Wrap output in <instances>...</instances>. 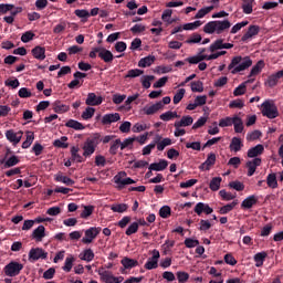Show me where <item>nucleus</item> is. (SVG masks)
<instances>
[{
  "instance_id": "obj_1",
  "label": "nucleus",
  "mask_w": 283,
  "mask_h": 283,
  "mask_svg": "<svg viewBox=\"0 0 283 283\" xmlns=\"http://www.w3.org/2000/svg\"><path fill=\"white\" fill-rule=\"evenodd\" d=\"M253 65V60L250 56L237 55L232 57L230 64L228 65V70L231 74H240V72H244V70H249Z\"/></svg>"
},
{
  "instance_id": "obj_2",
  "label": "nucleus",
  "mask_w": 283,
  "mask_h": 283,
  "mask_svg": "<svg viewBox=\"0 0 283 283\" xmlns=\"http://www.w3.org/2000/svg\"><path fill=\"white\" fill-rule=\"evenodd\" d=\"M231 28V21L229 20H216L205 24L203 32L206 34H222Z\"/></svg>"
},
{
  "instance_id": "obj_3",
  "label": "nucleus",
  "mask_w": 283,
  "mask_h": 283,
  "mask_svg": "<svg viewBox=\"0 0 283 283\" xmlns=\"http://www.w3.org/2000/svg\"><path fill=\"white\" fill-rule=\"evenodd\" d=\"M98 145H101V133H95L83 144L82 149L84 158H91L94 151H96V147H98Z\"/></svg>"
},
{
  "instance_id": "obj_4",
  "label": "nucleus",
  "mask_w": 283,
  "mask_h": 283,
  "mask_svg": "<svg viewBox=\"0 0 283 283\" xmlns=\"http://www.w3.org/2000/svg\"><path fill=\"white\" fill-rule=\"evenodd\" d=\"M261 113L263 116L271 119L277 118V116H280V112L277 111V106L275 105V102L271 99H266L261 105Z\"/></svg>"
},
{
  "instance_id": "obj_5",
  "label": "nucleus",
  "mask_w": 283,
  "mask_h": 283,
  "mask_svg": "<svg viewBox=\"0 0 283 283\" xmlns=\"http://www.w3.org/2000/svg\"><path fill=\"white\" fill-rule=\"evenodd\" d=\"M97 274L99 275V280L104 283H123L125 280L123 276H115L112 271H108L103 266L98 268Z\"/></svg>"
},
{
  "instance_id": "obj_6",
  "label": "nucleus",
  "mask_w": 283,
  "mask_h": 283,
  "mask_svg": "<svg viewBox=\"0 0 283 283\" xmlns=\"http://www.w3.org/2000/svg\"><path fill=\"white\" fill-rule=\"evenodd\" d=\"M21 271H23V264L15 261H11L3 269V272L8 277H17Z\"/></svg>"
},
{
  "instance_id": "obj_7",
  "label": "nucleus",
  "mask_w": 283,
  "mask_h": 283,
  "mask_svg": "<svg viewBox=\"0 0 283 283\" xmlns=\"http://www.w3.org/2000/svg\"><path fill=\"white\" fill-rule=\"evenodd\" d=\"M114 182L117 185L118 189H123L126 187V185H135L136 181L129 177H127V172L125 171H119L115 177H114Z\"/></svg>"
},
{
  "instance_id": "obj_8",
  "label": "nucleus",
  "mask_w": 283,
  "mask_h": 283,
  "mask_svg": "<svg viewBox=\"0 0 283 283\" xmlns=\"http://www.w3.org/2000/svg\"><path fill=\"white\" fill-rule=\"evenodd\" d=\"M98 233H101V228L92 227L87 230H85V235L82 239L83 244H92L94 240L98 237Z\"/></svg>"
},
{
  "instance_id": "obj_9",
  "label": "nucleus",
  "mask_w": 283,
  "mask_h": 283,
  "mask_svg": "<svg viewBox=\"0 0 283 283\" xmlns=\"http://www.w3.org/2000/svg\"><path fill=\"white\" fill-rule=\"evenodd\" d=\"M150 254L153 255V258H149L144 265V269H146L147 271H153V269H158V261L160 260V251L153 250Z\"/></svg>"
},
{
  "instance_id": "obj_10",
  "label": "nucleus",
  "mask_w": 283,
  "mask_h": 283,
  "mask_svg": "<svg viewBox=\"0 0 283 283\" xmlns=\"http://www.w3.org/2000/svg\"><path fill=\"white\" fill-rule=\"evenodd\" d=\"M48 259V252L43 250L42 248H33L29 252V260L31 262H36L38 260H46Z\"/></svg>"
},
{
  "instance_id": "obj_11",
  "label": "nucleus",
  "mask_w": 283,
  "mask_h": 283,
  "mask_svg": "<svg viewBox=\"0 0 283 283\" xmlns=\"http://www.w3.org/2000/svg\"><path fill=\"white\" fill-rule=\"evenodd\" d=\"M165 105H163V102H157L151 105H146L143 109L142 113L145 114V116H154V114H158L160 109H164Z\"/></svg>"
},
{
  "instance_id": "obj_12",
  "label": "nucleus",
  "mask_w": 283,
  "mask_h": 283,
  "mask_svg": "<svg viewBox=\"0 0 283 283\" xmlns=\"http://www.w3.org/2000/svg\"><path fill=\"white\" fill-rule=\"evenodd\" d=\"M6 138L9 140V143H12V145L17 146L23 138V132H14V129H9L6 132Z\"/></svg>"
},
{
  "instance_id": "obj_13",
  "label": "nucleus",
  "mask_w": 283,
  "mask_h": 283,
  "mask_svg": "<svg viewBox=\"0 0 283 283\" xmlns=\"http://www.w3.org/2000/svg\"><path fill=\"white\" fill-rule=\"evenodd\" d=\"M233 48V43H224L223 39L216 40L210 46V52H216L218 50H231Z\"/></svg>"
},
{
  "instance_id": "obj_14",
  "label": "nucleus",
  "mask_w": 283,
  "mask_h": 283,
  "mask_svg": "<svg viewBox=\"0 0 283 283\" xmlns=\"http://www.w3.org/2000/svg\"><path fill=\"white\" fill-rule=\"evenodd\" d=\"M213 165H216V155L214 153H210L208 154L206 161L200 165L199 169H201V171H209Z\"/></svg>"
},
{
  "instance_id": "obj_15",
  "label": "nucleus",
  "mask_w": 283,
  "mask_h": 283,
  "mask_svg": "<svg viewBox=\"0 0 283 283\" xmlns=\"http://www.w3.org/2000/svg\"><path fill=\"white\" fill-rule=\"evenodd\" d=\"M260 34V27L258 25H250L248 31L241 38V41L247 42L251 41L252 36H258Z\"/></svg>"
},
{
  "instance_id": "obj_16",
  "label": "nucleus",
  "mask_w": 283,
  "mask_h": 283,
  "mask_svg": "<svg viewBox=\"0 0 283 283\" xmlns=\"http://www.w3.org/2000/svg\"><path fill=\"white\" fill-rule=\"evenodd\" d=\"M260 165H262V159L255 157L254 159L250 160L247 163V167H248V176L251 177L253 176V174H255V170L258 169V167H260Z\"/></svg>"
},
{
  "instance_id": "obj_17",
  "label": "nucleus",
  "mask_w": 283,
  "mask_h": 283,
  "mask_svg": "<svg viewBox=\"0 0 283 283\" xmlns=\"http://www.w3.org/2000/svg\"><path fill=\"white\" fill-rule=\"evenodd\" d=\"M103 103V97L102 96H96V93H88L87 98L85 101V104L94 107L97 105H101Z\"/></svg>"
},
{
  "instance_id": "obj_18",
  "label": "nucleus",
  "mask_w": 283,
  "mask_h": 283,
  "mask_svg": "<svg viewBox=\"0 0 283 283\" xmlns=\"http://www.w3.org/2000/svg\"><path fill=\"white\" fill-rule=\"evenodd\" d=\"M120 120V114L111 113L102 117V125H112V123H118Z\"/></svg>"
},
{
  "instance_id": "obj_19",
  "label": "nucleus",
  "mask_w": 283,
  "mask_h": 283,
  "mask_svg": "<svg viewBox=\"0 0 283 283\" xmlns=\"http://www.w3.org/2000/svg\"><path fill=\"white\" fill-rule=\"evenodd\" d=\"M258 205V196L252 195L241 202V209H253Z\"/></svg>"
},
{
  "instance_id": "obj_20",
  "label": "nucleus",
  "mask_w": 283,
  "mask_h": 283,
  "mask_svg": "<svg viewBox=\"0 0 283 283\" xmlns=\"http://www.w3.org/2000/svg\"><path fill=\"white\" fill-rule=\"evenodd\" d=\"M264 154V146L259 144L248 150V158H258V156H262Z\"/></svg>"
},
{
  "instance_id": "obj_21",
  "label": "nucleus",
  "mask_w": 283,
  "mask_h": 283,
  "mask_svg": "<svg viewBox=\"0 0 283 283\" xmlns=\"http://www.w3.org/2000/svg\"><path fill=\"white\" fill-rule=\"evenodd\" d=\"M31 237L36 242H43V238H45V227L39 226L35 230H33Z\"/></svg>"
},
{
  "instance_id": "obj_22",
  "label": "nucleus",
  "mask_w": 283,
  "mask_h": 283,
  "mask_svg": "<svg viewBox=\"0 0 283 283\" xmlns=\"http://www.w3.org/2000/svg\"><path fill=\"white\" fill-rule=\"evenodd\" d=\"M98 57L102 59L104 63H112L114 61V54L112 53V51L103 48H101Z\"/></svg>"
},
{
  "instance_id": "obj_23",
  "label": "nucleus",
  "mask_w": 283,
  "mask_h": 283,
  "mask_svg": "<svg viewBox=\"0 0 283 283\" xmlns=\"http://www.w3.org/2000/svg\"><path fill=\"white\" fill-rule=\"evenodd\" d=\"M169 166V163L165 159H161L159 163L150 164V171H165V168Z\"/></svg>"
},
{
  "instance_id": "obj_24",
  "label": "nucleus",
  "mask_w": 283,
  "mask_h": 283,
  "mask_svg": "<svg viewBox=\"0 0 283 283\" xmlns=\"http://www.w3.org/2000/svg\"><path fill=\"white\" fill-rule=\"evenodd\" d=\"M32 55L38 61H45V48L43 46H35L32 49Z\"/></svg>"
},
{
  "instance_id": "obj_25",
  "label": "nucleus",
  "mask_w": 283,
  "mask_h": 283,
  "mask_svg": "<svg viewBox=\"0 0 283 283\" xmlns=\"http://www.w3.org/2000/svg\"><path fill=\"white\" fill-rule=\"evenodd\" d=\"M189 125H193V117L191 116H182L180 120L175 122V127H189Z\"/></svg>"
},
{
  "instance_id": "obj_26",
  "label": "nucleus",
  "mask_w": 283,
  "mask_h": 283,
  "mask_svg": "<svg viewBox=\"0 0 283 283\" xmlns=\"http://www.w3.org/2000/svg\"><path fill=\"white\" fill-rule=\"evenodd\" d=\"M159 140H163V137L160 135H156L154 143L143 148V156H149V154H151V149H156V143H158Z\"/></svg>"
},
{
  "instance_id": "obj_27",
  "label": "nucleus",
  "mask_w": 283,
  "mask_h": 283,
  "mask_svg": "<svg viewBox=\"0 0 283 283\" xmlns=\"http://www.w3.org/2000/svg\"><path fill=\"white\" fill-rule=\"evenodd\" d=\"M94 256L95 254L92 249H85L78 255L80 260H83L84 262H92V260H94Z\"/></svg>"
},
{
  "instance_id": "obj_28",
  "label": "nucleus",
  "mask_w": 283,
  "mask_h": 283,
  "mask_svg": "<svg viewBox=\"0 0 283 283\" xmlns=\"http://www.w3.org/2000/svg\"><path fill=\"white\" fill-rule=\"evenodd\" d=\"M242 147H244V145L242 144V139H240L238 137H233L231 139L230 151H234L237 154V151H240L242 149Z\"/></svg>"
},
{
  "instance_id": "obj_29",
  "label": "nucleus",
  "mask_w": 283,
  "mask_h": 283,
  "mask_svg": "<svg viewBox=\"0 0 283 283\" xmlns=\"http://www.w3.org/2000/svg\"><path fill=\"white\" fill-rule=\"evenodd\" d=\"M268 253L265 251L263 252H259L254 255V262H255V266L258 269H260V266H263L264 265V260H266L268 258Z\"/></svg>"
},
{
  "instance_id": "obj_30",
  "label": "nucleus",
  "mask_w": 283,
  "mask_h": 283,
  "mask_svg": "<svg viewBox=\"0 0 283 283\" xmlns=\"http://www.w3.org/2000/svg\"><path fill=\"white\" fill-rule=\"evenodd\" d=\"M156 61V56L148 55L138 62V67H150V65H154V62Z\"/></svg>"
},
{
  "instance_id": "obj_31",
  "label": "nucleus",
  "mask_w": 283,
  "mask_h": 283,
  "mask_svg": "<svg viewBox=\"0 0 283 283\" xmlns=\"http://www.w3.org/2000/svg\"><path fill=\"white\" fill-rule=\"evenodd\" d=\"M232 125L234 126L235 134H242V132H244V123L240 116L234 115V122Z\"/></svg>"
},
{
  "instance_id": "obj_32",
  "label": "nucleus",
  "mask_w": 283,
  "mask_h": 283,
  "mask_svg": "<svg viewBox=\"0 0 283 283\" xmlns=\"http://www.w3.org/2000/svg\"><path fill=\"white\" fill-rule=\"evenodd\" d=\"M53 109L56 114H65V112H70V106L56 101L53 104Z\"/></svg>"
},
{
  "instance_id": "obj_33",
  "label": "nucleus",
  "mask_w": 283,
  "mask_h": 283,
  "mask_svg": "<svg viewBox=\"0 0 283 283\" xmlns=\"http://www.w3.org/2000/svg\"><path fill=\"white\" fill-rule=\"evenodd\" d=\"M214 6H210V7H203L201 8L195 15V19H205V17L207 14H209L210 12H213L214 10Z\"/></svg>"
},
{
  "instance_id": "obj_34",
  "label": "nucleus",
  "mask_w": 283,
  "mask_h": 283,
  "mask_svg": "<svg viewBox=\"0 0 283 283\" xmlns=\"http://www.w3.org/2000/svg\"><path fill=\"white\" fill-rule=\"evenodd\" d=\"M207 55L205 54H198L190 57H187V63H190V65H198V63H202V61H206Z\"/></svg>"
},
{
  "instance_id": "obj_35",
  "label": "nucleus",
  "mask_w": 283,
  "mask_h": 283,
  "mask_svg": "<svg viewBox=\"0 0 283 283\" xmlns=\"http://www.w3.org/2000/svg\"><path fill=\"white\" fill-rule=\"evenodd\" d=\"M120 264L124 269H134L138 266V261L126 256L120 261Z\"/></svg>"
},
{
  "instance_id": "obj_36",
  "label": "nucleus",
  "mask_w": 283,
  "mask_h": 283,
  "mask_svg": "<svg viewBox=\"0 0 283 283\" xmlns=\"http://www.w3.org/2000/svg\"><path fill=\"white\" fill-rule=\"evenodd\" d=\"M65 127H70L71 129H75L76 132H81V130L85 129V126L75 119H70L65 124Z\"/></svg>"
},
{
  "instance_id": "obj_37",
  "label": "nucleus",
  "mask_w": 283,
  "mask_h": 283,
  "mask_svg": "<svg viewBox=\"0 0 283 283\" xmlns=\"http://www.w3.org/2000/svg\"><path fill=\"white\" fill-rule=\"evenodd\" d=\"M160 120L169 122L174 120V118H180L177 112L168 111L159 116Z\"/></svg>"
},
{
  "instance_id": "obj_38",
  "label": "nucleus",
  "mask_w": 283,
  "mask_h": 283,
  "mask_svg": "<svg viewBox=\"0 0 283 283\" xmlns=\"http://www.w3.org/2000/svg\"><path fill=\"white\" fill-rule=\"evenodd\" d=\"M19 163H21L19 157L17 155H12L4 161V168L10 169V167H15V165H19Z\"/></svg>"
},
{
  "instance_id": "obj_39",
  "label": "nucleus",
  "mask_w": 283,
  "mask_h": 283,
  "mask_svg": "<svg viewBox=\"0 0 283 283\" xmlns=\"http://www.w3.org/2000/svg\"><path fill=\"white\" fill-rule=\"evenodd\" d=\"M264 62L260 60L250 71V76H258L262 70H264Z\"/></svg>"
},
{
  "instance_id": "obj_40",
  "label": "nucleus",
  "mask_w": 283,
  "mask_h": 283,
  "mask_svg": "<svg viewBox=\"0 0 283 283\" xmlns=\"http://www.w3.org/2000/svg\"><path fill=\"white\" fill-rule=\"evenodd\" d=\"M255 0H243L242 10L244 14H251L253 12V3Z\"/></svg>"
},
{
  "instance_id": "obj_41",
  "label": "nucleus",
  "mask_w": 283,
  "mask_h": 283,
  "mask_svg": "<svg viewBox=\"0 0 283 283\" xmlns=\"http://www.w3.org/2000/svg\"><path fill=\"white\" fill-rule=\"evenodd\" d=\"M237 205H238V201H232L231 203H228V205L221 207L219 209V213L221 216H224V214L229 213L230 211H233V209H235Z\"/></svg>"
},
{
  "instance_id": "obj_42",
  "label": "nucleus",
  "mask_w": 283,
  "mask_h": 283,
  "mask_svg": "<svg viewBox=\"0 0 283 283\" xmlns=\"http://www.w3.org/2000/svg\"><path fill=\"white\" fill-rule=\"evenodd\" d=\"M266 184L271 189H277V176L275 174L268 175Z\"/></svg>"
},
{
  "instance_id": "obj_43",
  "label": "nucleus",
  "mask_w": 283,
  "mask_h": 283,
  "mask_svg": "<svg viewBox=\"0 0 283 283\" xmlns=\"http://www.w3.org/2000/svg\"><path fill=\"white\" fill-rule=\"evenodd\" d=\"M53 146L61 149H67V147H70V145L67 144V137L62 136L60 139H55L53 142Z\"/></svg>"
},
{
  "instance_id": "obj_44",
  "label": "nucleus",
  "mask_w": 283,
  "mask_h": 283,
  "mask_svg": "<svg viewBox=\"0 0 283 283\" xmlns=\"http://www.w3.org/2000/svg\"><path fill=\"white\" fill-rule=\"evenodd\" d=\"M111 209L114 213H125V211H127L129 207L127 206V203H116L111 206Z\"/></svg>"
},
{
  "instance_id": "obj_45",
  "label": "nucleus",
  "mask_w": 283,
  "mask_h": 283,
  "mask_svg": "<svg viewBox=\"0 0 283 283\" xmlns=\"http://www.w3.org/2000/svg\"><path fill=\"white\" fill-rule=\"evenodd\" d=\"M154 78H156V76L154 75H144L140 78L142 85L145 90H149V87H151V81H154Z\"/></svg>"
},
{
  "instance_id": "obj_46",
  "label": "nucleus",
  "mask_w": 283,
  "mask_h": 283,
  "mask_svg": "<svg viewBox=\"0 0 283 283\" xmlns=\"http://www.w3.org/2000/svg\"><path fill=\"white\" fill-rule=\"evenodd\" d=\"M143 74H145V71L140 69H133L127 72L125 78H138V76H143Z\"/></svg>"
},
{
  "instance_id": "obj_47",
  "label": "nucleus",
  "mask_w": 283,
  "mask_h": 283,
  "mask_svg": "<svg viewBox=\"0 0 283 283\" xmlns=\"http://www.w3.org/2000/svg\"><path fill=\"white\" fill-rule=\"evenodd\" d=\"M222 184V177H213L210 181L211 191H218L220 189V185Z\"/></svg>"
},
{
  "instance_id": "obj_48",
  "label": "nucleus",
  "mask_w": 283,
  "mask_h": 283,
  "mask_svg": "<svg viewBox=\"0 0 283 283\" xmlns=\"http://www.w3.org/2000/svg\"><path fill=\"white\" fill-rule=\"evenodd\" d=\"M32 143H34V133L27 132V139L22 143V149H29Z\"/></svg>"
},
{
  "instance_id": "obj_49",
  "label": "nucleus",
  "mask_w": 283,
  "mask_h": 283,
  "mask_svg": "<svg viewBox=\"0 0 283 283\" xmlns=\"http://www.w3.org/2000/svg\"><path fill=\"white\" fill-rule=\"evenodd\" d=\"M55 180L57 182H63L64 185H67L69 187H72V185H74V180H72V178H70L67 176H63L61 174L55 176Z\"/></svg>"
},
{
  "instance_id": "obj_50",
  "label": "nucleus",
  "mask_w": 283,
  "mask_h": 283,
  "mask_svg": "<svg viewBox=\"0 0 283 283\" xmlns=\"http://www.w3.org/2000/svg\"><path fill=\"white\" fill-rule=\"evenodd\" d=\"M118 148L122 149V142H120V139H116V140H114V142L111 144L109 154H111L112 156H116V154H118Z\"/></svg>"
},
{
  "instance_id": "obj_51",
  "label": "nucleus",
  "mask_w": 283,
  "mask_h": 283,
  "mask_svg": "<svg viewBox=\"0 0 283 283\" xmlns=\"http://www.w3.org/2000/svg\"><path fill=\"white\" fill-rule=\"evenodd\" d=\"M96 114V109L94 107H86V109L82 113L83 120H90Z\"/></svg>"
},
{
  "instance_id": "obj_52",
  "label": "nucleus",
  "mask_w": 283,
  "mask_h": 283,
  "mask_svg": "<svg viewBox=\"0 0 283 283\" xmlns=\"http://www.w3.org/2000/svg\"><path fill=\"white\" fill-rule=\"evenodd\" d=\"M66 28H67V22L60 21V23L53 28V34H63V32H65Z\"/></svg>"
},
{
  "instance_id": "obj_53",
  "label": "nucleus",
  "mask_w": 283,
  "mask_h": 283,
  "mask_svg": "<svg viewBox=\"0 0 283 283\" xmlns=\"http://www.w3.org/2000/svg\"><path fill=\"white\" fill-rule=\"evenodd\" d=\"M171 14H174V11L171 9H166L161 14V20L171 25V23H174V20H171Z\"/></svg>"
},
{
  "instance_id": "obj_54",
  "label": "nucleus",
  "mask_w": 283,
  "mask_h": 283,
  "mask_svg": "<svg viewBox=\"0 0 283 283\" xmlns=\"http://www.w3.org/2000/svg\"><path fill=\"white\" fill-rule=\"evenodd\" d=\"M244 94H247V82L241 83L233 91V96H244Z\"/></svg>"
},
{
  "instance_id": "obj_55",
  "label": "nucleus",
  "mask_w": 283,
  "mask_h": 283,
  "mask_svg": "<svg viewBox=\"0 0 283 283\" xmlns=\"http://www.w3.org/2000/svg\"><path fill=\"white\" fill-rule=\"evenodd\" d=\"M171 144V138H164L163 140L160 139L158 143H156L158 151H164L165 147H169Z\"/></svg>"
},
{
  "instance_id": "obj_56",
  "label": "nucleus",
  "mask_w": 283,
  "mask_h": 283,
  "mask_svg": "<svg viewBox=\"0 0 283 283\" xmlns=\"http://www.w3.org/2000/svg\"><path fill=\"white\" fill-rule=\"evenodd\" d=\"M78 146H73L71 148V156L73 158V160H75L76 163H83V157L78 154Z\"/></svg>"
},
{
  "instance_id": "obj_57",
  "label": "nucleus",
  "mask_w": 283,
  "mask_h": 283,
  "mask_svg": "<svg viewBox=\"0 0 283 283\" xmlns=\"http://www.w3.org/2000/svg\"><path fill=\"white\" fill-rule=\"evenodd\" d=\"M72 266H74V256H67L64 262V266L62 268L65 273H70L72 271Z\"/></svg>"
},
{
  "instance_id": "obj_58",
  "label": "nucleus",
  "mask_w": 283,
  "mask_h": 283,
  "mask_svg": "<svg viewBox=\"0 0 283 283\" xmlns=\"http://www.w3.org/2000/svg\"><path fill=\"white\" fill-rule=\"evenodd\" d=\"M187 93V91L185 88H180L174 96L172 98V103L174 105H178V103H180V101H182V98H185V94Z\"/></svg>"
},
{
  "instance_id": "obj_59",
  "label": "nucleus",
  "mask_w": 283,
  "mask_h": 283,
  "mask_svg": "<svg viewBox=\"0 0 283 283\" xmlns=\"http://www.w3.org/2000/svg\"><path fill=\"white\" fill-rule=\"evenodd\" d=\"M234 120H235V116L222 118L219 120V127H231Z\"/></svg>"
},
{
  "instance_id": "obj_60",
  "label": "nucleus",
  "mask_w": 283,
  "mask_h": 283,
  "mask_svg": "<svg viewBox=\"0 0 283 283\" xmlns=\"http://www.w3.org/2000/svg\"><path fill=\"white\" fill-rule=\"evenodd\" d=\"M279 82L280 77L277 76V73H274L268 77L266 85H269V87H275V85H277Z\"/></svg>"
},
{
  "instance_id": "obj_61",
  "label": "nucleus",
  "mask_w": 283,
  "mask_h": 283,
  "mask_svg": "<svg viewBox=\"0 0 283 283\" xmlns=\"http://www.w3.org/2000/svg\"><path fill=\"white\" fill-rule=\"evenodd\" d=\"M202 25V21L197 20L195 22L184 24V30H198Z\"/></svg>"
},
{
  "instance_id": "obj_62",
  "label": "nucleus",
  "mask_w": 283,
  "mask_h": 283,
  "mask_svg": "<svg viewBox=\"0 0 283 283\" xmlns=\"http://www.w3.org/2000/svg\"><path fill=\"white\" fill-rule=\"evenodd\" d=\"M219 196H221L222 200H227V201L235 200V197H237L235 193L227 192V190H220Z\"/></svg>"
},
{
  "instance_id": "obj_63",
  "label": "nucleus",
  "mask_w": 283,
  "mask_h": 283,
  "mask_svg": "<svg viewBox=\"0 0 283 283\" xmlns=\"http://www.w3.org/2000/svg\"><path fill=\"white\" fill-rule=\"evenodd\" d=\"M177 280L179 283L189 282V273L179 271L176 273Z\"/></svg>"
},
{
  "instance_id": "obj_64",
  "label": "nucleus",
  "mask_w": 283,
  "mask_h": 283,
  "mask_svg": "<svg viewBox=\"0 0 283 283\" xmlns=\"http://www.w3.org/2000/svg\"><path fill=\"white\" fill-rule=\"evenodd\" d=\"M148 128H149V126L147 124L136 123L133 126V132H134V134H140V132H145Z\"/></svg>"
}]
</instances>
